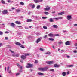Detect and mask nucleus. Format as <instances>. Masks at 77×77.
I'll return each mask as SVG.
<instances>
[{
  "label": "nucleus",
  "instance_id": "nucleus-51",
  "mask_svg": "<svg viewBox=\"0 0 77 77\" xmlns=\"http://www.w3.org/2000/svg\"><path fill=\"white\" fill-rule=\"evenodd\" d=\"M22 71H23L22 69H20L19 71L20 72H22Z\"/></svg>",
  "mask_w": 77,
  "mask_h": 77
},
{
  "label": "nucleus",
  "instance_id": "nucleus-34",
  "mask_svg": "<svg viewBox=\"0 0 77 77\" xmlns=\"http://www.w3.org/2000/svg\"><path fill=\"white\" fill-rule=\"evenodd\" d=\"M35 7V4H33L32 5V6L31 7V8H34Z\"/></svg>",
  "mask_w": 77,
  "mask_h": 77
},
{
  "label": "nucleus",
  "instance_id": "nucleus-54",
  "mask_svg": "<svg viewBox=\"0 0 77 77\" xmlns=\"http://www.w3.org/2000/svg\"><path fill=\"white\" fill-rule=\"evenodd\" d=\"M17 66H19V67L20 66V65L19 63H17Z\"/></svg>",
  "mask_w": 77,
  "mask_h": 77
},
{
  "label": "nucleus",
  "instance_id": "nucleus-18",
  "mask_svg": "<svg viewBox=\"0 0 77 77\" xmlns=\"http://www.w3.org/2000/svg\"><path fill=\"white\" fill-rule=\"evenodd\" d=\"M15 44H16V45H19V46H20V45H21V43L18 42H16Z\"/></svg>",
  "mask_w": 77,
  "mask_h": 77
},
{
  "label": "nucleus",
  "instance_id": "nucleus-63",
  "mask_svg": "<svg viewBox=\"0 0 77 77\" xmlns=\"http://www.w3.org/2000/svg\"><path fill=\"white\" fill-rule=\"evenodd\" d=\"M75 47H77V43H76V44H75Z\"/></svg>",
  "mask_w": 77,
  "mask_h": 77
},
{
  "label": "nucleus",
  "instance_id": "nucleus-43",
  "mask_svg": "<svg viewBox=\"0 0 77 77\" xmlns=\"http://www.w3.org/2000/svg\"><path fill=\"white\" fill-rule=\"evenodd\" d=\"M20 73H17L16 74V76L19 75H20Z\"/></svg>",
  "mask_w": 77,
  "mask_h": 77
},
{
  "label": "nucleus",
  "instance_id": "nucleus-35",
  "mask_svg": "<svg viewBox=\"0 0 77 77\" xmlns=\"http://www.w3.org/2000/svg\"><path fill=\"white\" fill-rule=\"evenodd\" d=\"M49 40L50 41H54V39L53 38H49Z\"/></svg>",
  "mask_w": 77,
  "mask_h": 77
},
{
  "label": "nucleus",
  "instance_id": "nucleus-20",
  "mask_svg": "<svg viewBox=\"0 0 77 77\" xmlns=\"http://www.w3.org/2000/svg\"><path fill=\"white\" fill-rule=\"evenodd\" d=\"M1 2L2 3V4H3L4 5H5L6 4V3H5V2L3 0H2L1 1Z\"/></svg>",
  "mask_w": 77,
  "mask_h": 77
},
{
  "label": "nucleus",
  "instance_id": "nucleus-3",
  "mask_svg": "<svg viewBox=\"0 0 77 77\" xmlns=\"http://www.w3.org/2000/svg\"><path fill=\"white\" fill-rule=\"evenodd\" d=\"M2 12L3 14H5V15H6V14H8V10H4Z\"/></svg>",
  "mask_w": 77,
  "mask_h": 77
},
{
  "label": "nucleus",
  "instance_id": "nucleus-19",
  "mask_svg": "<svg viewBox=\"0 0 77 77\" xmlns=\"http://www.w3.org/2000/svg\"><path fill=\"white\" fill-rule=\"evenodd\" d=\"M62 75L63 76H65L66 75V72H64L62 73Z\"/></svg>",
  "mask_w": 77,
  "mask_h": 77
},
{
  "label": "nucleus",
  "instance_id": "nucleus-24",
  "mask_svg": "<svg viewBox=\"0 0 77 77\" xmlns=\"http://www.w3.org/2000/svg\"><path fill=\"white\" fill-rule=\"evenodd\" d=\"M16 11L17 13H18L19 12H20L21 11L20 10L17 9L16 10Z\"/></svg>",
  "mask_w": 77,
  "mask_h": 77
},
{
  "label": "nucleus",
  "instance_id": "nucleus-50",
  "mask_svg": "<svg viewBox=\"0 0 77 77\" xmlns=\"http://www.w3.org/2000/svg\"><path fill=\"white\" fill-rule=\"evenodd\" d=\"M9 50L11 52V53H14V52L13 51H12L11 50Z\"/></svg>",
  "mask_w": 77,
  "mask_h": 77
},
{
  "label": "nucleus",
  "instance_id": "nucleus-48",
  "mask_svg": "<svg viewBox=\"0 0 77 77\" xmlns=\"http://www.w3.org/2000/svg\"><path fill=\"white\" fill-rule=\"evenodd\" d=\"M9 67L8 66L7 67V71H9Z\"/></svg>",
  "mask_w": 77,
  "mask_h": 77
},
{
  "label": "nucleus",
  "instance_id": "nucleus-9",
  "mask_svg": "<svg viewBox=\"0 0 77 77\" xmlns=\"http://www.w3.org/2000/svg\"><path fill=\"white\" fill-rule=\"evenodd\" d=\"M65 44L66 45H71L69 41H68L65 42Z\"/></svg>",
  "mask_w": 77,
  "mask_h": 77
},
{
  "label": "nucleus",
  "instance_id": "nucleus-26",
  "mask_svg": "<svg viewBox=\"0 0 77 77\" xmlns=\"http://www.w3.org/2000/svg\"><path fill=\"white\" fill-rule=\"evenodd\" d=\"M50 54H51V53L49 52H47L45 53V54H48L49 55H50Z\"/></svg>",
  "mask_w": 77,
  "mask_h": 77
},
{
  "label": "nucleus",
  "instance_id": "nucleus-64",
  "mask_svg": "<svg viewBox=\"0 0 77 77\" xmlns=\"http://www.w3.org/2000/svg\"><path fill=\"white\" fill-rule=\"evenodd\" d=\"M74 53H77V51L76 50H75L74 51Z\"/></svg>",
  "mask_w": 77,
  "mask_h": 77
},
{
  "label": "nucleus",
  "instance_id": "nucleus-53",
  "mask_svg": "<svg viewBox=\"0 0 77 77\" xmlns=\"http://www.w3.org/2000/svg\"><path fill=\"white\" fill-rule=\"evenodd\" d=\"M12 56H13V57H15V54H13Z\"/></svg>",
  "mask_w": 77,
  "mask_h": 77
},
{
  "label": "nucleus",
  "instance_id": "nucleus-10",
  "mask_svg": "<svg viewBox=\"0 0 77 77\" xmlns=\"http://www.w3.org/2000/svg\"><path fill=\"white\" fill-rule=\"evenodd\" d=\"M60 66V65H57V64H55L54 65V68H58Z\"/></svg>",
  "mask_w": 77,
  "mask_h": 77
},
{
  "label": "nucleus",
  "instance_id": "nucleus-17",
  "mask_svg": "<svg viewBox=\"0 0 77 77\" xmlns=\"http://www.w3.org/2000/svg\"><path fill=\"white\" fill-rule=\"evenodd\" d=\"M15 23L17 24H21V22L18 21H16L15 22Z\"/></svg>",
  "mask_w": 77,
  "mask_h": 77
},
{
  "label": "nucleus",
  "instance_id": "nucleus-41",
  "mask_svg": "<svg viewBox=\"0 0 77 77\" xmlns=\"http://www.w3.org/2000/svg\"><path fill=\"white\" fill-rule=\"evenodd\" d=\"M3 34V33L2 31H0V35H2Z\"/></svg>",
  "mask_w": 77,
  "mask_h": 77
},
{
  "label": "nucleus",
  "instance_id": "nucleus-37",
  "mask_svg": "<svg viewBox=\"0 0 77 77\" xmlns=\"http://www.w3.org/2000/svg\"><path fill=\"white\" fill-rule=\"evenodd\" d=\"M58 44H62L63 42L61 41H60L58 42Z\"/></svg>",
  "mask_w": 77,
  "mask_h": 77
},
{
  "label": "nucleus",
  "instance_id": "nucleus-14",
  "mask_svg": "<svg viewBox=\"0 0 77 77\" xmlns=\"http://www.w3.org/2000/svg\"><path fill=\"white\" fill-rule=\"evenodd\" d=\"M52 26L54 28H55V29H57V28L58 27V26L55 25H53Z\"/></svg>",
  "mask_w": 77,
  "mask_h": 77
},
{
  "label": "nucleus",
  "instance_id": "nucleus-45",
  "mask_svg": "<svg viewBox=\"0 0 77 77\" xmlns=\"http://www.w3.org/2000/svg\"><path fill=\"white\" fill-rule=\"evenodd\" d=\"M42 18H43V19H46L47 18V17H42Z\"/></svg>",
  "mask_w": 77,
  "mask_h": 77
},
{
  "label": "nucleus",
  "instance_id": "nucleus-55",
  "mask_svg": "<svg viewBox=\"0 0 77 77\" xmlns=\"http://www.w3.org/2000/svg\"><path fill=\"white\" fill-rule=\"evenodd\" d=\"M63 33H65V32H66V30H63Z\"/></svg>",
  "mask_w": 77,
  "mask_h": 77
},
{
  "label": "nucleus",
  "instance_id": "nucleus-32",
  "mask_svg": "<svg viewBox=\"0 0 77 77\" xmlns=\"http://www.w3.org/2000/svg\"><path fill=\"white\" fill-rule=\"evenodd\" d=\"M47 37V35H45L44 36H43V38L44 39H46Z\"/></svg>",
  "mask_w": 77,
  "mask_h": 77
},
{
  "label": "nucleus",
  "instance_id": "nucleus-49",
  "mask_svg": "<svg viewBox=\"0 0 77 77\" xmlns=\"http://www.w3.org/2000/svg\"><path fill=\"white\" fill-rule=\"evenodd\" d=\"M8 38H9L8 37H5V40H8Z\"/></svg>",
  "mask_w": 77,
  "mask_h": 77
},
{
  "label": "nucleus",
  "instance_id": "nucleus-33",
  "mask_svg": "<svg viewBox=\"0 0 77 77\" xmlns=\"http://www.w3.org/2000/svg\"><path fill=\"white\" fill-rule=\"evenodd\" d=\"M32 17H33V18H38V17L36 16H34V15H32Z\"/></svg>",
  "mask_w": 77,
  "mask_h": 77
},
{
  "label": "nucleus",
  "instance_id": "nucleus-22",
  "mask_svg": "<svg viewBox=\"0 0 77 77\" xmlns=\"http://www.w3.org/2000/svg\"><path fill=\"white\" fill-rule=\"evenodd\" d=\"M34 2L35 3H39V0H34Z\"/></svg>",
  "mask_w": 77,
  "mask_h": 77
},
{
  "label": "nucleus",
  "instance_id": "nucleus-36",
  "mask_svg": "<svg viewBox=\"0 0 77 77\" xmlns=\"http://www.w3.org/2000/svg\"><path fill=\"white\" fill-rule=\"evenodd\" d=\"M54 20H59L58 18H53Z\"/></svg>",
  "mask_w": 77,
  "mask_h": 77
},
{
  "label": "nucleus",
  "instance_id": "nucleus-31",
  "mask_svg": "<svg viewBox=\"0 0 77 77\" xmlns=\"http://www.w3.org/2000/svg\"><path fill=\"white\" fill-rule=\"evenodd\" d=\"M58 20H62V19L63 18V17H58Z\"/></svg>",
  "mask_w": 77,
  "mask_h": 77
},
{
  "label": "nucleus",
  "instance_id": "nucleus-52",
  "mask_svg": "<svg viewBox=\"0 0 77 77\" xmlns=\"http://www.w3.org/2000/svg\"><path fill=\"white\" fill-rule=\"evenodd\" d=\"M66 57H67V58H70V56H69L67 55Z\"/></svg>",
  "mask_w": 77,
  "mask_h": 77
},
{
  "label": "nucleus",
  "instance_id": "nucleus-40",
  "mask_svg": "<svg viewBox=\"0 0 77 77\" xmlns=\"http://www.w3.org/2000/svg\"><path fill=\"white\" fill-rule=\"evenodd\" d=\"M20 4L21 5H24V2H20Z\"/></svg>",
  "mask_w": 77,
  "mask_h": 77
},
{
  "label": "nucleus",
  "instance_id": "nucleus-30",
  "mask_svg": "<svg viewBox=\"0 0 77 77\" xmlns=\"http://www.w3.org/2000/svg\"><path fill=\"white\" fill-rule=\"evenodd\" d=\"M49 71H51V72H54V69H49Z\"/></svg>",
  "mask_w": 77,
  "mask_h": 77
},
{
  "label": "nucleus",
  "instance_id": "nucleus-28",
  "mask_svg": "<svg viewBox=\"0 0 77 77\" xmlns=\"http://www.w3.org/2000/svg\"><path fill=\"white\" fill-rule=\"evenodd\" d=\"M40 8H41V6L40 5H38L37 6L36 8L38 9Z\"/></svg>",
  "mask_w": 77,
  "mask_h": 77
},
{
  "label": "nucleus",
  "instance_id": "nucleus-46",
  "mask_svg": "<svg viewBox=\"0 0 77 77\" xmlns=\"http://www.w3.org/2000/svg\"><path fill=\"white\" fill-rule=\"evenodd\" d=\"M59 34H54V36H59Z\"/></svg>",
  "mask_w": 77,
  "mask_h": 77
},
{
  "label": "nucleus",
  "instance_id": "nucleus-12",
  "mask_svg": "<svg viewBox=\"0 0 77 77\" xmlns=\"http://www.w3.org/2000/svg\"><path fill=\"white\" fill-rule=\"evenodd\" d=\"M74 67V65L72 64L67 65V68H71V67Z\"/></svg>",
  "mask_w": 77,
  "mask_h": 77
},
{
  "label": "nucleus",
  "instance_id": "nucleus-29",
  "mask_svg": "<svg viewBox=\"0 0 77 77\" xmlns=\"http://www.w3.org/2000/svg\"><path fill=\"white\" fill-rule=\"evenodd\" d=\"M43 29H47V27L45 26H43Z\"/></svg>",
  "mask_w": 77,
  "mask_h": 77
},
{
  "label": "nucleus",
  "instance_id": "nucleus-2",
  "mask_svg": "<svg viewBox=\"0 0 77 77\" xmlns=\"http://www.w3.org/2000/svg\"><path fill=\"white\" fill-rule=\"evenodd\" d=\"M26 68H33V64H31L30 63H28L26 66Z\"/></svg>",
  "mask_w": 77,
  "mask_h": 77
},
{
  "label": "nucleus",
  "instance_id": "nucleus-1",
  "mask_svg": "<svg viewBox=\"0 0 77 77\" xmlns=\"http://www.w3.org/2000/svg\"><path fill=\"white\" fill-rule=\"evenodd\" d=\"M48 69V67H45L44 68H38V69L39 71H43V72L47 71Z\"/></svg>",
  "mask_w": 77,
  "mask_h": 77
},
{
  "label": "nucleus",
  "instance_id": "nucleus-57",
  "mask_svg": "<svg viewBox=\"0 0 77 77\" xmlns=\"http://www.w3.org/2000/svg\"><path fill=\"white\" fill-rule=\"evenodd\" d=\"M61 51H62V53H63L64 52H65V51L63 50H61Z\"/></svg>",
  "mask_w": 77,
  "mask_h": 77
},
{
  "label": "nucleus",
  "instance_id": "nucleus-38",
  "mask_svg": "<svg viewBox=\"0 0 77 77\" xmlns=\"http://www.w3.org/2000/svg\"><path fill=\"white\" fill-rule=\"evenodd\" d=\"M20 47H21L22 48H25L23 46V45H21Z\"/></svg>",
  "mask_w": 77,
  "mask_h": 77
},
{
  "label": "nucleus",
  "instance_id": "nucleus-47",
  "mask_svg": "<svg viewBox=\"0 0 77 77\" xmlns=\"http://www.w3.org/2000/svg\"><path fill=\"white\" fill-rule=\"evenodd\" d=\"M46 7L47 8H49V9H50V6H46Z\"/></svg>",
  "mask_w": 77,
  "mask_h": 77
},
{
  "label": "nucleus",
  "instance_id": "nucleus-7",
  "mask_svg": "<svg viewBox=\"0 0 77 77\" xmlns=\"http://www.w3.org/2000/svg\"><path fill=\"white\" fill-rule=\"evenodd\" d=\"M54 36V35L52 33H50L48 34V36L51 37V38H52V37H53Z\"/></svg>",
  "mask_w": 77,
  "mask_h": 77
},
{
  "label": "nucleus",
  "instance_id": "nucleus-62",
  "mask_svg": "<svg viewBox=\"0 0 77 77\" xmlns=\"http://www.w3.org/2000/svg\"><path fill=\"white\" fill-rule=\"evenodd\" d=\"M32 4H29V6H30V7H32Z\"/></svg>",
  "mask_w": 77,
  "mask_h": 77
},
{
  "label": "nucleus",
  "instance_id": "nucleus-16",
  "mask_svg": "<svg viewBox=\"0 0 77 77\" xmlns=\"http://www.w3.org/2000/svg\"><path fill=\"white\" fill-rule=\"evenodd\" d=\"M64 14V12H62L60 13H58V15H63Z\"/></svg>",
  "mask_w": 77,
  "mask_h": 77
},
{
  "label": "nucleus",
  "instance_id": "nucleus-21",
  "mask_svg": "<svg viewBox=\"0 0 77 77\" xmlns=\"http://www.w3.org/2000/svg\"><path fill=\"white\" fill-rule=\"evenodd\" d=\"M49 21L50 22H54V20L52 18H51L49 19Z\"/></svg>",
  "mask_w": 77,
  "mask_h": 77
},
{
  "label": "nucleus",
  "instance_id": "nucleus-39",
  "mask_svg": "<svg viewBox=\"0 0 77 77\" xmlns=\"http://www.w3.org/2000/svg\"><path fill=\"white\" fill-rule=\"evenodd\" d=\"M19 56V54H15V57H18Z\"/></svg>",
  "mask_w": 77,
  "mask_h": 77
},
{
  "label": "nucleus",
  "instance_id": "nucleus-58",
  "mask_svg": "<svg viewBox=\"0 0 77 77\" xmlns=\"http://www.w3.org/2000/svg\"><path fill=\"white\" fill-rule=\"evenodd\" d=\"M35 63H38V61L35 60Z\"/></svg>",
  "mask_w": 77,
  "mask_h": 77
},
{
  "label": "nucleus",
  "instance_id": "nucleus-13",
  "mask_svg": "<svg viewBox=\"0 0 77 77\" xmlns=\"http://www.w3.org/2000/svg\"><path fill=\"white\" fill-rule=\"evenodd\" d=\"M25 56H30L31 55V54L30 53H27L24 54Z\"/></svg>",
  "mask_w": 77,
  "mask_h": 77
},
{
  "label": "nucleus",
  "instance_id": "nucleus-11",
  "mask_svg": "<svg viewBox=\"0 0 77 77\" xmlns=\"http://www.w3.org/2000/svg\"><path fill=\"white\" fill-rule=\"evenodd\" d=\"M41 41V39L40 38H38L36 41V43H39Z\"/></svg>",
  "mask_w": 77,
  "mask_h": 77
},
{
  "label": "nucleus",
  "instance_id": "nucleus-44",
  "mask_svg": "<svg viewBox=\"0 0 77 77\" xmlns=\"http://www.w3.org/2000/svg\"><path fill=\"white\" fill-rule=\"evenodd\" d=\"M8 3H11L12 1L10 0H8Z\"/></svg>",
  "mask_w": 77,
  "mask_h": 77
},
{
  "label": "nucleus",
  "instance_id": "nucleus-4",
  "mask_svg": "<svg viewBox=\"0 0 77 77\" xmlns=\"http://www.w3.org/2000/svg\"><path fill=\"white\" fill-rule=\"evenodd\" d=\"M21 59H23V60H24V59H26V56L24 54H23L21 56Z\"/></svg>",
  "mask_w": 77,
  "mask_h": 77
},
{
  "label": "nucleus",
  "instance_id": "nucleus-6",
  "mask_svg": "<svg viewBox=\"0 0 77 77\" xmlns=\"http://www.w3.org/2000/svg\"><path fill=\"white\" fill-rule=\"evenodd\" d=\"M46 63L47 64H48L49 65H51L52 64H53V61H47Z\"/></svg>",
  "mask_w": 77,
  "mask_h": 77
},
{
  "label": "nucleus",
  "instance_id": "nucleus-15",
  "mask_svg": "<svg viewBox=\"0 0 77 77\" xmlns=\"http://www.w3.org/2000/svg\"><path fill=\"white\" fill-rule=\"evenodd\" d=\"M26 21L27 22H32V21H33V20L32 19H27L26 20Z\"/></svg>",
  "mask_w": 77,
  "mask_h": 77
},
{
  "label": "nucleus",
  "instance_id": "nucleus-59",
  "mask_svg": "<svg viewBox=\"0 0 77 77\" xmlns=\"http://www.w3.org/2000/svg\"><path fill=\"white\" fill-rule=\"evenodd\" d=\"M41 35V34H40V33H37V36H39V35Z\"/></svg>",
  "mask_w": 77,
  "mask_h": 77
},
{
  "label": "nucleus",
  "instance_id": "nucleus-25",
  "mask_svg": "<svg viewBox=\"0 0 77 77\" xmlns=\"http://www.w3.org/2000/svg\"><path fill=\"white\" fill-rule=\"evenodd\" d=\"M44 13L45 15H48L49 14V13L48 12H47L46 11H45L44 12Z\"/></svg>",
  "mask_w": 77,
  "mask_h": 77
},
{
  "label": "nucleus",
  "instance_id": "nucleus-61",
  "mask_svg": "<svg viewBox=\"0 0 77 77\" xmlns=\"http://www.w3.org/2000/svg\"><path fill=\"white\" fill-rule=\"evenodd\" d=\"M9 74H11V71L10 70L8 72Z\"/></svg>",
  "mask_w": 77,
  "mask_h": 77
},
{
  "label": "nucleus",
  "instance_id": "nucleus-60",
  "mask_svg": "<svg viewBox=\"0 0 77 77\" xmlns=\"http://www.w3.org/2000/svg\"><path fill=\"white\" fill-rule=\"evenodd\" d=\"M20 62L22 63H23V60H20Z\"/></svg>",
  "mask_w": 77,
  "mask_h": 77
},
{
  "label": "nucleus",
  "instance_id": "nucleus-27",
  "mask_svg": "<svg viewBox=\"0 0 77 77\" xmlns=\"http://www.w3.org/2000/svg\"><path fill=\"white\" fill-rule=\"evenodd\" d=\"M38 75H44V74L42 73H41L40 72L38 73Z\"/></svg>",
  "mask_w": 77,
  "mask_h": 77
},
{
  "label": "nucleus",
  "instance_id": "nucleus-56",
  "mask_svg": "<svg viewBox=\"0 0 77 77\" xmlns=\"http://www.w3.org/2000/svg\"><path fill=\"white\" fill-rule=\"evenodd\" d=\"M12 9V10H14V9H15V8H14V7H12L11 8Z\"/></svg>",
  "mask_w": 77,
  "mask_h": 77
},
{
  "label": "nucleus",
  "instance_id": "nucleus-5",
  "mask_svg": "<svg viewBox=\"0 0 77 77\" xmlns=\"http://www.w3.org/2000/svg\"><path fill=\"white\" fill-rule=\"evenodd\" d=\"M67 19L68 20H70L72 19V17L71 15H68L67 17Z\"/></svg>",
  "mask_w": 77,
  "mask_h": 77
},
{
  "label": "nucleus",
  "instance_id": "nucleus-42",
  "mask_svg": "<svg viewBox=\"0 0 77 77\" xmlns=\"http://www.w3.org/2000/svg\"><path fill=\"white\" fill-rule=\"evenodd\" d=\"M40 51H44V49L42 48H40Z\"/></svg>",
  "mask_w": 77,
  "mask_h": 77
},
{
  "label": "nucleus",
  "instance_id": "nucleus-23",
  "mask_svg": "<svg viewBox=\"0 0 77 77\" xmlns=\"http://www.w3.org/2000/svg\"><path fill=\"white\" fill-rule=\"evenodd\" d=\"M44 10L45 11H49L50 8H44Z\"/></svg>",
  "mask_w": 77,
  "mask_h": 77
},
{
  "label": "nucleus",
  "instance_id": "nucleus-8",
  "mask_svg": "<svg viewBox=\"0 0 77 77\" xmlns=\"http://www.w3.org/2000/svg\"><path fill=\"white\" fill-rule=\"evenodd\" d=\"M10 26H12V27H15V23H10Z\"/></svg>",
  "mask_w": 77,
  "mask_h": 77
}]
</instances>
